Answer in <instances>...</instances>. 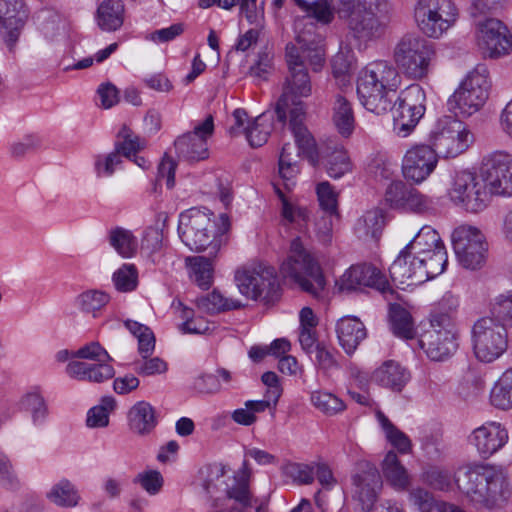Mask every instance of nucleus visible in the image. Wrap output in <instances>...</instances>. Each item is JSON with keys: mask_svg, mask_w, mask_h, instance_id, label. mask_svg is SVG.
Here are the masks:
<instances>
[{"mask_svg": "<svg viewBox=\"0 0 512 512\" xmlns=\"http://www.w3.org/2000/svg\"><path fill=\"white\" fill-rule=\"evenodd\" d=\"M301 10L322 25L337 15L346 24L350 43L362 51L384 37L392 5L389 0H315Z\"/></svg>", "mask_w": 512, "mask_h": 512, "instance_id": "1", "label": "nucleus"}, {"mask_svg": "<svg viewBox=\"0 0 512 512\" xmlns=\"http://www.w3.org/2000/svg\"><path fill=\"white\" fill-rule=\"evenodd\" d=\"M286 61L289 75L286 77L283 93L276 105L275 113L280 122H284L289 112V128L300 149L314 156L315 140L304 126L305 111L301 98L309 97L312 93L310 77L305 65L300 61V55L293 43L286 46Z\"/></svg>", "mask_w": 512, "mask_h": 512, "instance_id": "2", "label": "nucleus"}, {"mask_svg": "<svg viewBox=\"0 0 512 512\" xmlns=\"http://www.w3.org/2000/svg\"><path fill=\"white\" fill-rule=\"evenodd\" d=\"M401 84L399 71L386 60L367 64L357 80V95L362 106L376 115L391 109V103Z\"/></svg>", "mask_w": 512, "mask_h": 512, "instance_id": "3", "label": "nucleus"}, {"mask_svg": "<svg viewBox=\"0 0 512 512\" xmlns=\"http://www.w3.org/2000/svg\"><path fill=\"white\" fill-rule=\"evenodd\" d=\"M458 306L457 298L445 295L430 314V328L421 335L419 343L432 361H446L458 349Z\"/></svg>", "mask_w": 512, "mask_h": 512, "instance_id": "4", "label": "nucleus"}, {"mask_svg": "<svg viewBox=\"0 0 512 512\" xmlns=\"http://www.w3.org/2000/svg\"><path fill=\"white\" fill-rule=\"evenodd\" d=\"M458 488L480 509L498 511L504 508L512 495L507 476L500 469L476 466L456 479Z\"/></svg>", "mask_w": 512, "mask_h": 512, "instance_id": "5", "label": "nucleus"}, {"mask_svg": "<svg viewBox=\"0 0 512 512\" xmlns=\"http://www.w3.org/2000/svg\"><path fill=\"white\" fill-rule=\"evenodd\" d=\"M280 273L312 297H324L326 281L322 269L299 237L291 241L288 255L281 263Z\"/></svg>", "mask_w": 512, "mask_h": 512, "instance_id": "6", "label": "nucleus"}, {"mask_svg": "<svg viewBox=\"0 0 512 512\" xmlns=\"http://www.w3.org/2000/svg\"><path fill=\"white\" fill-rule=\"evenodd\" d=\"M435 56L434 44L415 34L401 37L393 49L397 70L406 78L416 81L428 76Z\"/></svg>", "mask_w": 512, "mask_h": 512, "instance_id": "7", "label": "nucleus"}, {"mask_svg": "<svg viewBox=\"0 0 512 512\" xmlns=\"http://www.w3.org/2000/svg\"><path fill=\"white\" fill-rule=\"evenodd\" d=\"M213 213L206 208H190L179 215L178 234L182 242L192 251L200 252L210 247L216 254L221 239L216 235Z\"/></svg>", "mask_w": 512, "mask_h": 512, "instance_id": "8", "label": "nucleus"}, {"mask_svg": "<svg viewBox=\"0 0 512 512\" xmlns=\"http://www.w3.org/2000/svg\"><path fill=\"white\" fill-rule=\"evenodd\" d=\"M459 16L454 0H417L414 5L415 24L429 39H441L455 26Z\"/></svg>", "mask_w": 512, "mask_h": 512, "instance_id": "9", "label": "nucleus"}, {"mask_svg": "<svg viewBox=\"0 0 512 512\" xmlns=\"http://www.w3.org/2000/svg\"><path fill=\"white\" fill-rule=\"evenodd\" d=\"M470 340L477 360L492 363L508 349L507 329L490 316L478 318L470 329Z\"/></svg>", "mask_w": 512, "mask_h": 512, "instance_id": "10", "label": "nucleus"}, {"mask_svg": "<svg viewBox=\"0 0 512 512\" xmlns=\"http://www.w3.org/2000/svg\"><path fill=\"white\" fill-rule=\"evenodd\" d=\"M473 134L467 125L454 116H443L429 132L430 146L445 158H455L473 143Z\"/></svg>", "mask_w": 512, "mask_h": 512, "instance_id": "11", "label": "nucleus"}, {"mask_svg": "<svg viewBox=\"0 0 512 512\" xmlns=\"http://www.w3.org/2000/svg\"><path fill=\"white\" fill-rule=\"evenodd\" d=\"M447 194L454 205L471 213L483 211L490 203V193L482 175L468 170L455 172Z\"/></svg>", "mask_w": 512, "mask_h": 512, "instance_id": "12", "label": "nucleus"}, {"mask_svg": "<svg viewBox=\"0 0 512 512\" xmlns=\"http://www.w3.org/2000/svg\"><path fill=\"white\" fill-rule=\"evenodd\" d=\"M451 241L457 261L463 268L478 270L485 265L488 243L479 228L468 224L459 225L453 230Z\"/></svg>", "mask_w": 512, "mask_h": 512, "instance_id": "13", "label": "nucleus"}, {"mask_svg": "<svg viewBox=\"0 0 512 512\" xmlns=\"http://www.w3.org/2000/svg\"><path fill=\"white\" fill-rule=\"evenodd\" d=\"M425 92L418 84H412L393 98L391 109L393 128L400 137H407L425 113Z\"/></svg>", "mask_w": 512, "mask_h": 512, "instance_id": "14", "label": "nucleus"}, {"mask_svg": "<svg viewBox=\"0 0 512 512\" xmlns=\"http://www.w3.org/2000/svg\"><path fill=\"white\" fill-rule=\"evenodd\" d=\"M490 87L488 73L485 68H477L470 72L459 88L448 100L450 109L462 116L476 113L488 99Z\"/></svg>", "mask_w": 512, "mask_h": 512, "instance_id": "15", "label": "nucleus"}, {"mask_svg": "<svg viewBox=\"0 0 512 512\" xmlns=\"http://www.w3.org/2000/svg\"><path fill=\"white\" fill-rule=\"evenodd\" d=\"M474 36L485 57L497 59L512 51V36L507 26L494 17L474 19Z\"/></svg>", "mask_w": 512, "mask_h": 512, "instance_id": "16", "label": "nucleus"}, {"mask_svg": "<svg viewBox=\"0 0 512 512\" xmlns=\"http://www.w3.org/2000/svg\"><path fill=\"white\" fill-rule=\"evenodd\" d=\"M235 281L240 293L252 300L272 301L279 290L276 270L269 265L238 270Z\"/></svg>", "mask_w": 512, "mask_h": 512, "instance_id": "17", "label": "nucleus"}, {"mask_svg": "<svg viewBox=\"0 0 512 512\" xmlns=\"http://www.w3.org/2000/svg\"><path fill=\"white\" fill-rule=\"evenodd\" d=\"M406 247L423 259L432 274L439 276L445 271L447 251L440 235L431 226L424 225Z\"/></svg>", "mask_w": 512, "mask_h": 512, "instance_id": "18", "label": "nucleus"}, {"mask_svg": "<svg viewBox=\"0 0 512 512\" xmlns=\"http://www.w3.org/2000/svg\"><path fill=\"white\" fill-rule=\"evenodd\" d=\"M481 175L491 195L512 196V155L495 151L483 160Z\"/></svg>", "mask_w": 512, "mask_h": 512, "instance_id": "19", "label": "nucleus"}, {"mask_svg": "<svg viewBox=\"0 0 512 512\" xmlns=\"http://www.w3.org/2000/svg\"><path fill=\"white\" fill-rule=\"evenodd\" d=\"M431 269L408 247H404L389 268L392 280L405 287L422 284L437 277Z\"/></svg>", "mask_w": 512, "mask_h": 512, "instance_id": "20", "label": "nucleus"}, {"mask_svg": "<svg viewBox=\"0 0 512 512\" xmlns=\"http://www.w3.org/2000/svg\"><path fill=\"white\" fill-rule=\"evenodd\" d=\"M352 498L361 511L370 512L382 489V479L378 469L370 463L358 465V472L352 477Z\"/></svg>", "mask_w": 512, "mask_h": 512, "instance_id": "21", "label": "nucleus"}, {"mask_svg": "<svg viewBox=\"0 0 512 512\" xmlns=\"http://www.w3.org/2000/svg\"><path fill=\"white\" fill-rule=\"evenodd\" d=\"M214 131V120L208 115L202 122L195 124L188 132L175 140V149L180 158L188 161H200L208 158L207 140Z\"/></svg>", "mask_w": 512, "mask_h": 512, "instance_id": "22", "label": "nucleus"}, {"mask_svg": "<svg viewBox=\"0 0 512 512\" xmlns=\"http://www.w3.org/2000/svg\"><path fill=\"white\" fill-rule=\"evenodd\" d=\"M437 164V152L430 145H415L403 157L402 173L407 181L421 184L433 173Z\"/></svg>", "mask_w": 512, "mask_h": 512, "instance_id": "23", "label": "nucleus"}, {"mask_svg": "<svg viewBox=\"0 0 512 512\" xmlns=\"http://www.w3.org/2000/svg\"><path fill=\"white\" fill-rule=\"evenodd\" d=\"M340 291H353L361 286L375 288L383 295L392 294L385 276L381 271L368 263L352 265L337 281Z\"/></svg>", "mask_w": 512, "mask_h": 512, "instance_id": "24", "label": "nucleus"}, {"mask_svg": "<svg viewBox=\"0 0 512 512\" xmlns=\"http://www.w3.org/2000/svg\"><path fill=\"white\" fill-rule=\"evenodd\" d=\"M508 441V431L498 422H486L472 431L469 443L479 455L488 458L500 450Z\"/></svg>", "mask_w": 512, "mask_h": 512, "instance_id": "25", "label": "nucleus"}, {"mask_svg": "<svg viewBox=\"0 0 512 512\" xmlns=\"http://www.w3.org/2000/svg\"><path fill=\"white\" fill-rule=\"evenodd\" d=\"M26 18L23 0H0V31L10 49L17 42Z\"/></svg>", "mask_w": 512, "mask_h": 512, "instance_id": "26", "label": "nucleus"}, {"mask_svg": "<svg viewBox=\"0 0 512 512\" xmlns=\"http://www.w3.org/2000/svg\"><path fill=\"white\" fill-rule=\"evenodd\" d=\"M297 147L290 143L283 145L279 156V175L283 180V184L287 190H291L295 185V179L300 169L297 158L300 154L307 157L313 164L318 159L316 146L314 147V156L309 157L304 151H302L296 142Z\"/></svg>", "mask_w": 512, "mask_h": 512, "instance_id": "27", "label": "nucleus"}, {"mask_svg": "<svg viewBox=\"0 0 512 512\" xmlns=\"http://www.w3.org/2000/svg\"><path fill=\"white\" fill-rule=\"evenodd\" d=\"M69 377L93 383H102L114 377L115 370L109 362L88 363L71 361L66 366Z\"/></svg>", "mask_w": 512, "mask_h": 512, "instance_id": "28", "label": "nucleus"}, {"mask_svg": "<svg viewBox=\"0 0 512 512\" xmlns=\"http://www.w3.org/2000/svg\"><path fill=\"white\" fill-rule=\"evenodd\" d=\"M336 333L339 344L349 355L353 354L367 337L364 324L355 316H344L339 319L336 323Z\"/></svg>", "mask_w": 512, "mask_h": 512, "instance_id": "29", "label": "nucleus"}, {"mask_svg": "<svg viewBox=\"0 0 512 512\" xmlns=\"http://www.w3.org/2000/svg\"><path fill=\"white\" fill-rule=\"evenodd\" d=\"M372 380L384 388L401 392L410 380V373L399 362L387 360L375 369Z\"/></svg>", "mask_w": 512, "mask_h": 512, "instance_id": "30", "label": "nucleus"}, {"mask_svg": "<svg viewBox=\"0 0 512 512\" xmlns=\"http://www.w3.org/2000/svg\"><path fill=\"white\" fill-rule=\"evenodd\" d=\"M154 407L146 401L136 402L127 413V424L130 431L138 436L150 434L157 425Z\"/></svg>", "mask_w": 512, "mask_h": 512, "instance_id": "31", "label": "nucleus"}, {"mask_svg": "<svg viewBox=\"0 0 512 512\" xmlns=\"http://www.w3.org/2000/svg\"><path fill=\"white\" fill-rule=\"evenodd\" d=\"M327 174L334 179H340L352 171L351 159L342 145L327 146L322 152Z\"/></svg>", "mask_w": 512, "mask_h": 512, "instance_id": "32", "label": "nucleus"}, {"mask_svg": "<svg viewBox=\"0 0 512 512\" xmlns=\"http://www.w3.org/2000/svg\"><path fill=\"white\" fill-rule=\"evenodd\" d=\"M299 22L295 23V31L297 33L296 36V44H293L295 48L298 50L300 55V61L305 65L307 62L314 71H319L324 64V50L318 44L315 43L314 40L311 39V36H307L306 34H301L298 32Z\"/></svg>", "mask_w": 512, "mask_h": 512, "instance_id": "33", "label": "nucleus"}, {"mask_svg": "<svg viewBox=\"0 0 512 512\" xmlns=\"http://www.w3.org/2000/svg\"><path fill=\"white\" fill-rule=\"evenodd\" d=\"M96 21L103 31L118 30L124 21V5L120 0H104L98 6Z\"/></svg>", "mask_w": 512, "mask_h": 512, "instance_id": "34", "label": "nucleus"}, {"mask_svg": "<svg viewBox=\"0 0 512 512\" xmlns=\"http://www.w3.org/2000/svg\"><path fill=\"white\" fill-rule=\"evenodd\" d=\"M185 262L190 279L201 289H209L214 277L212 261L204 256H190Z\"/></svg>", "mask_w": 512, "mask_h": 512, "instance_id": "35", "label": "nucleus"}, {"mask_svg": "<svg viewBox=\"0 0 512 512\" xmlns=\"http://www.w3.org/2000/svg\"><path fill=\"white\" fill-rule=\"evenodd\" d=\"M272 129L273 115L269 113H262L249 122L245 127L244 135L251 147H261L267 142Z\"/></svg>", "mask_w": 512, "mask_h": 512, "instance_id": "36", "label": "nucleus"}, {"mask_svg": "<svg viewBox=\"0 0 512 512\" xmlns=\"http://www.w3.org/2000/svg\"><path fill=\"white\" fill-rule=\"evenodd\" d=\"M333 123L343 137H349L355 127V118L351 103L341 94L335 96L333 103Z\"/></svg>", "mask_w": 512, "mask_h": 512, "instance_id": "37", "label": "nucleus"}, {"mask_svg": "<svg viewBox=\"0 0 512 512\" xmlns=\"http://www.w3.org/2000/svg\"><path fill=\"white\" fill-rule=\"evenodd\" d=\"M110 296L105 291L90 289L75 297L74 305L84 314L98 317L101 310L109 303Z\"/></svg>", "mask_w": 512, "mask_h": 512, "instance_id": "38", "label": "nucleus"}, {"mask_svg": "<svg viewBox=\"0 0 512 512\" xmlns=\"http://www.w3.org/2000/svg\"><path fill=\"white\" fill-rule=\"evenodd\" d=\"M383 474L397 490H406L410 484L409 475L395 452L389 451L382 463Z\"/></svg>", "mask_w": 512, "mask_h": 512, "instance_id": "39", "label": "nucleus"}, {"mask_svg": "<svg viewBox=\"0 0 512 512\" xmlns=\"http://www.w3.org/2000/svg\"><path fill=\"white\" fill-rule=\"evenodd\" d=\"M384 226V216L380 210L367 211L355 225L357 236L364 240H378Z\"/></svg>", "mask_w": 512, "mask_h": 512, "instance_id": "40", "label": "nucleus"}, {"mask_svg": "<svg viewBox=\"0 0 512 512\" xmlns=\"http://www.w3.org/2000/svg\"><path fill=\"white\" fill-rule=\"evenodd\" d=\"M19 407L30 413L34 425H42L48 417L47 403L38 389L23 395L19 401Z\"/></svg>", "mask_w": 512, "mask_h": 512, "instance_id": "41", "label": "nucleus"}, {"mask_svg": "<svg viewBox=\"0 0 512 512\" xmlns=\"http://www.w3.org/2000/svg\"><path fill=\"white\" fill-rule=\"evenodd\" d=\"M490 402L498 409L512 408V368L507 369L495 382L490 392Z\"/></svg>", "mask_w": 512, "mask_h": 512, "instance_id": "42", "label": "nucleus"}, {"mask_svg": "<svg viewBox=\"0 0 512 512\" xmlns=\"http://www.w3.org/2000/svg\"><path fill=\"white\" fill-rule=\"evenodd\" d=\"M47 498L57 506L74 507L78 504L80 496L75 486L70 481L63 479L51 487Z\"/></svg>", "mask_w": 512, "mask_h": 512, "instance_id": "43", "label": "nucleus"}, {"mask_svg": "<svg viewBox=\"0 0 512 512\" xmlns=\"http://www.w3.org/2000/svg\"><path fill=\"white\" fill-rule=\"evenodd\" d=\"M391 329L393 333L403 339L414 338L416 332L411 314L400 305L390 307Z\"/></svg>", "mask_w": 512, "mask_h": 512, "instance_id": "44", "label": "nucleus"}, {"mask_svg": "<svg viewBox=\"0 0 512 512\" xmlns=\"http://www.w3.org/2000/svg\"><path fill=\"white\" fill-rule=\"evenodd\" d=\"M376 417L389 443L400 453H408L412 446L409 437L404 432L400 431L396 426H394L393 423L381 411L376 413Z\"/></svg>", "mask_w": 512, "mask_h": 512, "instance_id": "45", "label": "nucleus"}, {"mask_svg": "<svg viewBox=\"0 0 512 512\" xmlns=\"http://www.w3.org/2000/svg\"><path fill=\"white\" fill-rule=\"evenodd\" d=\"M109 243L124 258L132 257L137 250V240L131 231L117 227L109 233Z\"/></svg>", "mask_w": 512, "mask_h": 512, "instance_id": "46", "label": "nucleus"}, {"mask_svg": "<svg viewBox=\"0 0 512 512\" xmlns=\"http://www.w3.org/2000/svg\"><path fill=\"white\" fill-rule=\"evenodd\" d=\"M312 405L325 415H336L345 410L343 400L333 393L324 390L313 391L310 395Z\"/></svg>", "mask_w": 512, "mask_h": 512, "instance_id": "47", "label": "nucleus"}, {"mask_svg": "<svg viewBox=\"0 0 512 512\" xmlns=\"http://www.w3.org/2000/svg\"><path fill=\"white\" fill-rule=\"evenodd\" d=\"M269 407V400H248L243 408L235 409L230 417L238 425L250 426L257 421L256 414L264 412Z\"/></svg>", "mask_w": 512, "mask_h": 512, "instance_id": "48", "label": "nucleus"}, {"mask_svg": "<svg viewBox=\"0 0 512 512\" xmlns=\"http://www.w3.org/2000/svg\"><path fill=\"white\" fill-rule=\"evenodd\" d=\"M116 401L113 397H103L100 403L87 412L86 424L90 428H104L109 424V415L115 409Z\"/></svg>", "mask_w": 512, "mask_h": 512, "instance_id": "49", "label": "nucleus"}, {"mask_svg": "<svg viewBox=\"0 0 512 512\" xmlns=\"http://www.w3.org/2000/svg\"><path fill=\"white\" fill-rule=\"evenodd\" d=\"M125 327L138 340V351L140 355L152 354L155 348V337L152 330L137 321L127 320Z\"/></svg>", "mask_w": 512, "mask_h": 512, "instance_id": "50", "label": "nucleus"}, {"mask_svg": "<svg viewBox=\"0 0 512 512\" xmlns=\"http://www.w3.org/2000/svg\"><path fill=\"white\" fill-rule=\"evenodd\" d=\"M275 191L281 200V215L283 219L289 224L301 225L308 219V212L306 208L297 205L287 198L278 185H275Z\"/></svg>", "mask_w": 512, "mask_h": 512, "instance_id": "51", "label": "nucleus"}, {"mask_svg": "<svg viewBox=\"0 0 512 512\" xmlns=\"http://www.w3.org/2000/svg\"><path fill=\"white\" fill-rule=\"evenodd\" d=\"M196 303L200 310L207 313H218L238 307L234 301L225 298L217 290H213L211 293L199 297Z\"/></svg>", "mask_w": 512, "mask_h": 512, "instance_id": "52", "label": "nucleus"}, {"mask_svg": "<svg viewBox=\"0 0 512 512\" xmlns=\"http://www.w3.org/2000/svg\"><path fill=\"white\" fill-rule=\"evenodd\" d=\"M201 474L205 475L203 481V487L207 493L212 494L213 491L223 490L226 493V487L229 483L224 481L226 474V466L221 463H214L201 471ZM233 478L230 480L232 483Z\"/></svg>", "mask_w": 512, "mask_h": 512, "instance_id": "53", "label": "nucleus"}, {"mask_svg": "<svg viewBox=\"0 0 512 512\" xmlns=\"http://www.w3.org/2000/svg\"><path fill=\"white\" fill-rule=\"evenodd\" d=\"M491 318L507 327H512V292L498 295L491 305Z\"/></svg>", "mask_w": 512, "mask_h": 512, "instance_id": "54", "label": "nucleus"}, {"mask_svg": "<svg viewBox=\"0 0 512 512\" xmlns=\"http://www.w3.org/2000/svg\"><path fill=\"white\" fill-rule=\"evenodd\" d=\"M408 500L418 512H440V505L444 503L436 501L430 492L420 487L409 491Z\"/></svg>", "mask_w": 512, "mask_h": 512, "instance_id": "55", "label": "nucleus"}, {"mask_svg": "<svg viewBox=\"0 0 512 512\" xmlns=\"http://www.w3.org/2000/svg\"><path fill=\"white\" fill-rule=\"evenodd\" d=\"M402 208L415 213L425 214L435 210V202L431 197L421 193L419 190L409 188Z\"/></svg>", "mask_w": 512, "mask_h": 512, "instance_id": "56", "label": "nucleus"}, {"mask_svg": "<svg viewBox=\"0 0 512 512\" xmlns=\"http://www.w3.org/2000/svg\"><path fill=\"white\" fill-rule=\"evenodd\" d=\"M355 61L351 49H341L332 59V70L336 78L340 79L343 85L350 82L348 74Z\"/></svg>", "mask_w": 512, "mask_h": 512, "instance_id": "57", "label": "nucleus"}, {"mask_svg": "<svg viewBox=\"0 0 512 512\" xmlns=\"http://www.w3.org/2000/svg\"><path fill=\"white\" fill-rule=\"evenodd\" d=\"M137 271L133 265L125 264L113 274V283L120 292L133 291L137 286Z\"/></svg>", "mask_w": 512, "mask_h": 512, "instance_id": "58", "label": "nucleus"}, {"mask_svg": "<svg viewBox=\"0 0 512 512\" xmlns=\"http://www.w3.org/2000/svg\"><path fill=\"white\" fill-rule=\"evenodd\" d=\"M142 359L134 362V370L144 376H153L156 374H163L167 371V363L159 358H149L150 354L141 355Z\"/></svg>", "mask_w": 512, "mask_h": 512, "instance_id": "59", "label": "nucleus"}, {"mask_svg": "<svg viewBox=\"0 0 512 512\" xmlns=\"http://www.w3.org/2000/svg\"><path fill=\"white\" fill-rule=\"evenodd\" d=\"M175 169L176 163L175 161L165 155L157 168V175L154 185V191L156 192L158 186L161 185L163 181H165L166 187L168 189H172L175 185Z\"/></svg>", "mask_w": 512, "mask_h": 512, "instance_id": "60", "label": "nucleus"}, {"mask_svg": "<svg viewBox=\"0 0 512 512\" xmlns=\"http://www.w3.org/2000/svg\"><path fill=\"white\" fill-rule=\"evenodd\" d=\"M317 196L320 207L325 213L337 214V194L327 181L317 185Z\"/></svg>", "mask_w": 512, "mask_h": 512, "instance_id": "61", "label": "nucleus"}, {"mask_svg": "<svg viewBox=\"0 0 512 512\" xmlns=\"http://www.w3.org/2000/svg\"><path fill=\"white\" fill-rule=\"evenodd\" d=\"M134 481L150 495L159 493L163 486V477L157 470L143 471L136 476Z\"/></svg>", "mask_w": 512, "mask_h": 512, "instance_id": "62", "label": "nucleus"}, {"mask_svg": "<svg viewBox=\"0 0 512 512\" xmlns=\"http://www.w3.org/2000/svg\"><path fill=\"white\" fill-rule=\"evenodd\" d=\"M284 473L300 484H311L314 480V469L303 463H288L283 468Z\"/></svg>", "mask_w": 512, "mask_h": 512, "instance_id": "63", "label": "nucleus"}, {"mask_svg": "<svg viewBox=\"0 0 512 512\" xmlns=\"http://www.w3.org/2000/svg\"><path fill=\"white\" fill-rule=\"evenodd\" d=\"M79 359L93 360L96 362H110L112 357L100 345L99 342H90L80 347L74 354Z\"/></svg>", "mask_w": 512, "mask_h": 512, "instance_id": "64", "label": "nucleus"}]
</instances>
